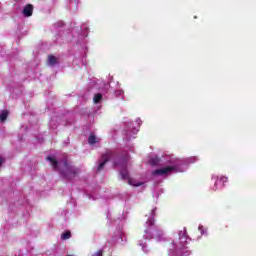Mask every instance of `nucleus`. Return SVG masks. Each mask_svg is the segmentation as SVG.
Instances as JSON below:
<instances>
[{
  "label": "nucleus",
  "mask_w": 256,
  "mask_h": 256,
  "mask_svg": "<svg viewBox=\"0 0 256 256\" xmlns=\"http://www.w3.org/2000/svg\"><path fill=\"white\" fill-rule=\"evenodd\" d=\"M61 239H62L63 241H65V232H62V234H61Z\"/></svg>",
  "instance_id": "obj_19"
},
{
  "label": "nucleus",
  "mask_w": 256,
  "mask_h": 256,
  "mask_svg": "<svg viewBox=\"0 0 256 256\" xmlns=\"http://www.w3.org/2000/svg\"><path fill=\"white\" fill-rule=\"evenodd\" d=\"M101 99H103V95L101 93H97L94 95L93 102L94 103H101Z\"/></svg>",
  "instance_id": "obj_12"
},
{
  "label": "nucleus",
  "mask_w": 256,
  "mask_h": 256,
  "mask_svg": "<svg viewBox=\"0 0 256 256\" xmlns=\"http://www.w3.org/2000/svg\"><path fill=\"white\" fill-rule=\"evenodd\" d=\"M64 23L63 22H58L55 24L56 27H63Z\"/></svg>",
  "instance_id": "obj_18"
},
{
  "label": "nucleus",
  "mask_w": 256,
  "mask_h": 256,
  "mask_svg": "<svg viewBox=\"0 0 256 256\" xmlns=\"http://www.w3.org/2000/svg\"><path fill=\"white\" fill-rule=\"evenodd\" d=\"M7 117H9V111L7 110H1L0 111V121L3 123L7 121Z\"/></svg>",
  "instance_id": "obj_10"
},
{
  "label": "nucleus",
  "mask_w": 256,
  "mask_h": 256,
  "mask_svg": "<svg viewBox=\"0 0 256 256\" xmlns=\"http://www.w3.org/2000/svg\"><path fill=\"white\" fill-rule=\"evenodd\" d=\"M46 161H48L53 169L61 175V177H65V156H59V154L49 155L46 157Z\"/></svg>",
  "instance_id": "obj_1"
},
{
  "label": "nucleus",
  "mask_w": 256,
  "mask_h": 256,
  "mask_svg": "<svg viewBox=\"0 0 256 256\" xmlns=\"http://www.w3.org/2000/svg\"><path fill=\"white\" fill-rule=\"evenodd\" d=\"M146 223L148 225V228L145 230L147 237L161 241L163 239V231L155 226V219L150 218Z\"/></svg>",
  "instance_id": "obj_2"
},
{
  "label": "nucleus",
  "mask_w": 256,
  "mask_h": 256,
  "mask_svg": "<svg viewBox=\"0 0 256 256\" xmlns=\"http://www.w3.org/2000/svg\"><path fill=\"white\" fill-rule=\"evenodd\" d=\"M120 175L122 179H128L129 185H133L134 187H141V185H143L141 182L137 184L133 183V179L129 178V172H127V168H121Z\"/></svg>",
  "instance_id": "obj_6"
},
{
  "label": "nucleus",
  "mask_w": 256,
  "mask_h": 256,
  "mask_svg": "<svg viewBox=\"0 0 256 256\" xmlns=\"http://www.w3.org/2000/svg\"><path fill=\"white\" fill-rule=\"evenodd\" d=\"M155 210H152V217H155Z\"/></svg>",
  "instance_id": "obj_20"
},
{
  "label": "nucleus",
  "mask_w": 256,
  "mask_h": 256,
  "mask_svg": "<svg viewBox=\"0 0 256 256\" xmlns=\"http://www.w3.org/2000/svg\"><path fill=\"white\" fill-rule=\"evenodd\" d=\"M175 166H166L160 169H156L152 172V175H169V173H173L175 171Z\"/></svg>",
  "instance_id": "obj_5"
},
{
  "label": "nucleus",
  "mask_w": 256,
  "mask_h": 256,
  "mask_svg": "<svg viewBox=\"0 0 256 256\" xmlns=\"http://www.w3.org/2000/svg\"><path fill=\"white\" fill-rule=\"evenodd\" d=\"M3 163H5V157L0 155V167L3 165Z\"/></svg>",
  "instance_id": "obj_17"
},
{
  "label": "nucleus",
  "mask_w": 256,
  "mask_h": 256,
  "mask_svg": "<svg viewBox=\"0 0 256 256\" xmlns=\"http://www.w3.org/2000/svg\"><path fill=\"white\" fill-rule=\"evenodd\" d=\"M93 256H103V250H99L98 252L94 253Z\"/></svg>",
  "instance_id": "obj_16"
},
{
  "label": "nucleus",
  "mask_w": 256,
  "mask_h": 256,
  "mask_svg": "<svg viewBox=\"0 0 256 256\" xmlns=\"http://www.w3.org/2000/svg\"><path fill=\"white\" fill-rule=\"evenodd\" d=\"M115 157V154L113 152H107L101 156V161L98 164V167L96 168V173H101L103 169H105V165L109 163L110 159H113Z\"/></svg>",
  "instance_id": "obj_3"
},
{
  "label": "nucleus",
  "mask_w": 256,
  "mask_h": 256,
  "mask_svg": "<svg viewBox=\"0 0 256 256\" xmlns=\"http://www.w3.org/2000/svg\"><path fill=\"white\" fill-rule=\"evenodd\" d=\"M151 165H159L161 163V159L159 157H154L150 160Z\"/></svg>",
  "instance_id": "obj_13"
},
{
  "label": "nucleus",
  "mask_w": 256,
  "mask_h": 256,
  "mask_svg": "<svg viewBox=\"0 0 256 256\" xmlns=\"http://www.w3.org/2000/svg\"><path fill=\"white\" fill-rule=\"evenodd\" d=\"M22 15L24 17H31L33 15V5L27 4L22 10Z\"/></svg>",
  "instance_id": "obj_9"
},
{
  "label": "nucleus",
  "mask_w": 256,
  "mask_h": 256,
  "mask_svg": "<svg viewBox=\"0 0 256 256\" xmlns=\"http://www.w3.org/2000/svg\"><path fill=\"white\" fill-rule=\"evenodd\" d=\"M65 239L67 240V239H71V231H69V230H66L65 231Z\"/></svg>",
  "instance_id": "obj_15"
},
{
  "label": "nucleus",
  "mask_w": 256,
  "mask_h": 256,
  "mask_svg": "<svg viewBox=\"0 0 256 256\" xmlns=\"http://www.w3.org/2000/svg\"><path fill=\"white\" fill-rule=\"evenodd\" d=\"M88 143H89L90 145H95V143H97V136L91 134V135L88 137Z\"/></svg>",
  "instance_id": "obj_11"
},
{
  "label": "nucleus",
  "mask_w": 256,
  "mask_h": 256,
  "mask_svg": "<svg viewBox=\"0 0 256 256\" xmlns=\"http://www.w3.org/2000/svg\"><path fill=\"white\" fill-rule=\"evenodd\" d=\"M79 175V170L70 166L67 162L65 163V177L66 179H75Z\"/></svg>",
  "instance_id": "obj_4"
},
{
  "label": "nucleus",
  "mask_w": 256,
  "mask_h": 256,
  "mask_svg": "<svg viewBox=\"0 0 256 256\" xmlns=\"http://www.w3.org/2000/svg\"><path fill=\"white\" fill-rule=\"evenodd\" d=\"M220 181L225 185V183H229V178L227 176H221Z\"/></svg>",
  "instance_id": "obj_14"
},
{
  "label": "nucleus",
  "mask_w": 256,
  "mask_h": 256,
  "mask_svg": "<svg viewBox=\"0 0 256 256\" xmlns=\"http://www.w3.org/2000/svg\"><path fill=\"white\" fill-rule=\"evenodd\" d=\"M114 167H120V169H127V157L118 156L113 162Z\"/></svg>",
  "instance_id": "obj_7"
},
{
  "label": "nucleus",
  "mask_w": 256,
  "mask_h": 256,
  "mask_svg": "<svg viewBox=\"0 0 256 256\" xmlns=\"http://www.w3.org/2000/svg\"><path fill=\"white\" fill-rule=\"evenodd\" d=\"M61 63V59L59 57L53 56V55H48L47 58V66L48 67H55Z\"/></svg>",
  "instance_id": "obj_8"
}]
</instances>
